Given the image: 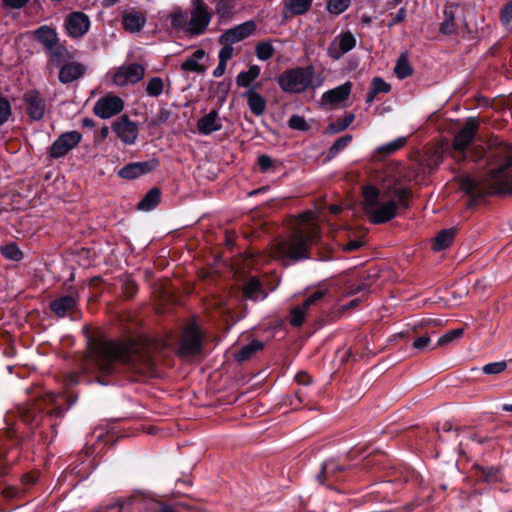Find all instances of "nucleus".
I'll return each mask as SVG.
<instances>
[{"instance_id": "1", "label": "nucleus", "mask_w": 512, "mask_h": 512, "mask_svg": "<svg viewBox=\"0 0 512 512\" xmlns=\"http://www.w3.org/2000/svg\"><path fill=\"white\" fill-rule=\"evenodd\" d=\"M88 361L105 374L112 373L117 363H123L136 373L153 375L154 361L148 348L134 342H98L91 348Z\"/></svg>"}, {"instance_id": "2", "label": "nucleus", "mask_w": 512, "mask_h": 512, "mask_svg": "<svg viewBox=\"0 0 512 512\" xmlns=\"http://www.w3.org/2000/svg\"><path fill=\"white\" fill-rule=\"evenodd\" d=\"M320 237L319 227L315 221V213L304 212L299 218V226L291 238L277 244L274 257L301 260L309 257V248Z\"/></svg>"}, {"instance_id": "3", "label": "nucleus", "mask_w": 512, "mask_h": 512, "mask_svg": "<svg viewBox=\"0 0 512 512\" xmlns=\"http://www.w3.org/2000/svg\"><path fill=\"white\" fill-rule=\"evenodd\" d=\"M362 195L365 214L372 223L379 224L394 218L398 208L408 207L410 191L406 188H394L387 193L390 199L381 202L379 189L373 185H367L363 186Z\"/></svg>"}, {"instance_id": "4", "label": "nucleus", "mask_w": 512, "mask_h": 512, "mask_svg": "<svg viewBox=\"0 0 512 512\" xmlns=\"http://www.w3.org/2000/svg\"><path fill=\"white\" fill-rule=\"evenodd\" d=\"M512 164L509 160L498 169L493 170L485 179L471 176L463 177L460 188L474 198L494 193H512V179L508 177L507 168Z\"/></svg>"}, {"instance_id": "5", "label": "nucleus", "mask_w": 512, "mask_h": 512, "mask_svg": "<svg viewBox=\"0 0 512 512\" xmlns=\"http://www.w3.org/2000/svg\"><path fill=\"white\" fill-rule=\"evenodd\" d=\"M313 77V66L298 67L282 73L278 79V84L286 92L301 93L312 85Z\"/></svg>"}, {"instance_id": "6", "label": "nucleus", "mask_w": 512, "mask_h": 512, "mask_svg": "<svg viewBox=\"0 0 512 512\" xmlns=\"http://www.w3.org/2000/svg\"><path fill=\"white\" fill-rule=\"evenodd\" d=\"M191 4L188 33L192 35L203 34L211 21V10L203 0H192Z\"/></svg>"}, {"instance_id": "7", "label": "nucleus", "mask_w": 512, "mask_h": 512, "mask_svg": "<svg viewBox=\"0 0 512 512\" xmlns=\"http://www.w3.org/2000/svg\"><path fill=\"white\" fill-rule=\"evenodd\" d=\"M357 40L350 32H342L331 41L327 48V54L333 60H339L344 54L356 46Z\"/></svg>"}, {"instance_id": "8", "label": "nucleus", "mask_w": 512, "mask_h": 512, "mask_svg": "<svg viewBox=\"0 0 512 512\" xmlns=\"http://www.w3.org/2000/svg\"><path fill=\"white\" fill-rule=\"evenodd\" d=\"M82 135L77 130H71L61 134L52 144L50 155L60 158L72 150L81 140Z\"/></svg>"}, {"instance_id": "9", "label": "nucleus", "mask_w": 512, "mask_h": 512, "mask_svg": "<svg viewBox=\"0 0 512 512\" xmlns=\"http://www.w3.org/2000/svg\"><path fill=\"white\" fill-rule=\"evenodd\" d=\"M145 75V68L137 63L121 66L114 74L113 81L117 86L139 82Z\"/></svg>"}, {"instance_id": "10", "label": "nucleus", "mask_w": 512, "mask_h": 512, "mask_svg": "<svg viewBox=\"0 0 512 512\" xmlns=\"http://www.w3.org/2000/svg\"><path fill=\"white\" fill-rule=\"evenodd\" d=\"M123 100L114 95H107L97 100L94 105V112L103 119L110 118L123 110Z\"/></svg>"}, {"instance_id": "11", "label": "nucleus", "mask_w": 512, "mask_h": 512, "mask_svg": "<svg viewBox=\"0 0 512 512\" xmlns=\"http://www.w3.org/2000/svg\"><path fill=\"white\" fill-rule=\"evenodd\" d=\"M200 347V332L195 325H191L183 333L179 354L181 356L195 355L200 351Z\"/></svg>"}, {"instance_id": "12", "label": "nucleus", "mask_w": 512, "mask_h": 512, "mask_svg": "<svg viewBox=\"0 0 512 512\" xmlns=\"http://www.w3.org/2000/svg\"><path fill=\"white\" fill-rule=\"evenodd\" d=\"M158 166V160L151 159L144 162H133L122 167L118 175L123 179H136L154 170Z\"/></svg>"}, {"instance_id": "13", "label": "nucleus", "mask_w": 512, "mask_h": 512, "mask_svg": "<svg viewBox=\"0 0 512 512\" xmlns=\"http://www.w3.org/2000/svg\"><path fill=\"white\" fill-rule=\"evenodd\" d=\"M256 25L253 21H247L237 25L220 36L222 44H234L249 37L255 31Z\"/></svg>"}, {"instance_id": "14", "label": "nucleus", "mask_w": 512, "mask_h": 512, "mask_svg": "<svg viewBox=\"0 0 512 512\" xmlns=\"http://www.w3.org/2000/svg\"><path fill=\"white\" fill-rule=\"evenodd\" d=\"M89 26V18L81 12L71 13L65 20L66 30L73 38H79L86 34Z\"/></svg>"}, {"instance_id": "15", "label": "nucleus", "mask_w": 512, "mask_h": 512, "mask_svg": "<svg viewBox=\"0 0 512 512\" xmlns=\"http://www.w3.org/2000/svg\"><path fill=\"white\" fill-rule=\"evenodd\" d=\"M352 85L346 82L338 87L326 91L321 98L324 106H337L347 100L351 93Z\"/></svg>"}, {"instance_id": "16", "label": "nucleus", "mask_w": 512, "mask_h": 512, "mask_svg": "<svg viewBox=\"0 0 512 512\" xmlns=\"http://www.w3.org/2000/svg\"><path fill=\"white\" fill-rule=\"evenodd\" d=\"M26 111L33 120H40L45 113V101L36 91H29L24 95Z\"/></svg>"}, {"instance_id": "17", "label": "nucleus", "mask_w": 512, "mask_h": 512, "mask_svg": "<svg viewBox=\"0 0 512 512\" xmlns=\"http://www.w3.org/2000/svg\"><path fill=\"white\" fill-rule=\"evenodd\" d=\"M85 73V67L81 63L72 62L65 64L59 71L60 82L67 84L80 78Z\"/></svg>"}, {"instance_id": "18", "label": "nucleus", "mask_w": 512, "mask_h": 512, "mask_svg": "<svg viewBox=\"0 0 512 512\" xmlns=\"http://www.w3.org/2000/svg\"><path fill=\"white\" fill-rule=\"evenodd\" d=\"M406 141L405 137H398L389 143L379 146L373 154V159L381 160L383 157L395 153L406 144Z\"/></svg>"}, {"instance_id": "19", "label": "nucleus", "mask_w": 512, "mask_h": 512, "mask_svg": "<svg viewBox=\"0 0 512 512\" xmlns=\"http://www.w3.org/2000/svg\"><path fill=\"white\" fill-rule=\"evenodd\" d=\"M76 305V299L71 295L63 296L54 300L50 307L52 311L59 317H64Z\"/></svg>"}, {"instance_id": "20", "label": "nucleus", "mask_w": 512, "mask_h": 512, "mask_svg": "<svg viewBox=\"0 0 512 512\" xmlns=\"http://www.w3.org/2000/svg\"><path fill=\"white\" fill-rule=\"evenodd\" d=\"M36 39L42 43L45 49L52 47L59 42L57 33L49 26H41L34 32Z\"/></svg>"}, {"instance_id": "21", "label": "nucleus", "mask_w": 512, "mask_h": 512, "mask_svg": "<svg viewBox=\"0 0 512 512\" xmlns=\"http://www.w3.org/2000/svg\"><path fill=\"white\" fill-rule=\"evenodd\" d=\"M161 192L158 188L149 190L143 199L138 203L137 208L141 211L153 210L160 202Z\"/></svg>"}, {"instance_id": "22", "label": "nucleus", "mask_w": 512, "mask_h": 512, "mask_svg": "<svg viewBox=\"0 0 512 512\" xmlns=\"http://www.w3.org/2000/svg\"><path fill=\"white\" fill-rule=\"evenodd\" d=\"M145 24V17L140 13H127L123 16V26L125 30L137 32Z\"/></svg>"}, {"instance_id": "23", "label": "nucleus", "mask_w": 512, "mask_h": 512, "mask_svg": "<svg viewBox=\"0 0 512 512\" xmlns=\"http://www.w3.org/2000/svg\"><path fill=\"white\" fill-rule=\"evenodd\" d=\"M243 293L246 298L252 300L264 299L266 294L262 291L260 282L256 278L250 279L243 288Z\"/></svg>"}, {"instance_id": "24", "label": "nucleus", "mask_w": 512, "mask_h": 512, "mask_svg": "<svg viewBox=\"0 0 512 512\" xmlns=\"http://www.w3.org/2000/svg\"><path fill=\"white\" fill-rule=\"evenodd\" d=\"M205 56V52L202 49L196 50L189 58H187L182 64L181 69L190 72H203V67L199 64Z\"/></svg>"}, {"instance_id": "25", "label": "nucleus", "mask_w": 512, "mask_h": 512, "mask_svg": "<svg viewBox=\"0 0 512 512\" xmlns=\"http://www.w3.org/2000/svg\"><path fill=\"white\" fill-rule=\"evenodd\" d=\"M263 348V343L258 340H253L247 345L243 346L236 354L235 358L237 361L242 362L248 360L252 357L256 352L260 351Z\"/></svg>"}, {"instance_id": "26", "label": "nucleus", "mask_w": 512, "mask_h": 512, "mask_svg": "<svg viewBox=\"0 0 512 512\" xmlns=\"http://www.w3.org/2000/svg\"><path fill=\"white\" fill-rule=\"evenodd\" d=\"M245 97L247 98L248 105L253 113L256 115L261 114L266 106L265 100L254 90H249Z\"/></svg>"}, {"instance_id": "27", "label": "nucleus", "mask_w": 512, "mask_h": 512, "mask_svg": "<svg viewBox=\"0 0 512 512\" xmlns=\"http://www.w3.org/2000/svg\"><path fill=\"white\" fill-rule=\"evenodd\" d=\"M475 140V130H459L454 139V148L464 150Z\"/></svg>"}, {"instance_id": "28", "label": "nucleus", "mask_w": 512, "mask_h": 512, "mask_svg": "<svg viewBox=\"0 0 512 512\" xmlns=\"http://www.w3.org/2000/svg\"><path fill=\"white\" fill-rule=\"evenodd\" d=\"M260 74V68L257 65L251 66L247 71L241 72L236 78V83L241 87H248Z\"/></svg>"}, {"instance_id": "29", "label": "nucleus", "mask_w": 512, "mask_h": 512, "mask_svg": "<svg viewBox=\"0 0 512 512\" xmlns=\"http://www.w3.org/2000/svg\"><path fill=\"white\" fill-rule=\"evenodd\" d=\"M172 27L188 32L189 17L181 9H175L170 15Z\"/></svg>"}, {"instance_id": "30", "label": "nucleus", "mask_w": 512, "mask_h": 512, "mask_svg": "<svg viewBox=\"0 0 512 512\" xmlns=\"http://www.w3.org/2000/svg\"><path fill=\"white\" fill-rule=\"evenodd\" d=\"M454 238V230L453 229H446L438 233V235L435 238L433 248L434 250H443L447 248L450 243L452 242Z\"/></svg>"}, {"instance_id": "31", "label": "nucleus", "mask_w": 512, "mask_h": 512, "mask_svg": "<svg viewBox=\"0 0 512 512\" xmlns=\"http://www.w3.org/2000/svg\"><path fill=\"white\" fill-rule=\"evenodd\" d=\"M51 61L56 65H60L68 55V51L59 42L46 49Z\"/></svg>"}, {"instance_id": "32", "label": "nucleus", "mask_w": 512, "mask_h": 512, "mask_svg": "<svg viewBox=\"0 0 512 512\" xmlns=\"http://www.w3.org/2000/svg\"><path fill=\"white\" fill-rule=\"evenodd\" d=\"M394 73L396 74V76L399 79H404V78L408 77L409 75H411L412 68H411L410 63L405 55H401L398 58L397 63L394 67Z\"/></svg>"}, {"instance_id": "33", "label": "nucleus", "mask_w": 512, "mask_h": 512, "mask_svg": "<svg viewBox=\"0 0 512 512\" xmlns=\"http://www.w3.org/2000/svg\"><path fill=\"white\" fill-rule=\"evenodd\" d=\"M164 90V82L160 77H153L148 80L146 93L150 97H158Z\"/></svg>"}, {"instance_id": "34", "label": "nucleus", "mask_w": 512, "mask_h": 512, "mask_svg": "<svg viewBox=\"0 0 512 512\" xmlns=\"http://www.w3.org/2000/svg\"><path fill=\"white\" fill-rule=\"evenodd\" d=\"M0 252L2 253V255L5 258L12 260V261H20L23 258L22 251L14 243H11V244H8L5 246H1Z\"/></svg>"}, {"instance_id": "35", "label": "nucleus", "mask_w": 512, "mask_h": 512, "mask_svg": "<svg viewBox=\"0 0 512 512\" xmlns=\"http://www.w3.org/2000/svg\"><path fill=\"white\" fill-rule=\"evenodd\" d=\"M312 0H288L287 8L294 15L305 13L311 6Z\"/></svg>"}, {"instance_id": "36", "label": "nucleus", "mask_w": 512, "mask_h": 512, "mask_svg": "<svg viewBox=\"0 0 512 512\" xmlns=\"http://www.w3.org/2000/svg\"><path fill=\"white\" fill-rule=\"evenodd\" d=\"M445 19L440 26V31L443 34L450 35L455 32L456 25L454 21V12L452 9H446L444 11Z\"/></svg>"}, {"instance_id": "37", "label": "nucleus", "mask_w": 512, "mask_h": 512, "mask_svg": "<svg viewBox=\"0 0 512 512\" xmlns=\"http://www.w3.org/2000/svg\"><path fill=\"white\" fill-rule=\"evenodd\" d=\"M274 54V47L270 42H260L256 46L257 58L261 61L270 59Z\"/></svg>"}, {"instance_id": "38", "label": "nucleus", "mask_w": 512, "mask_h": 512, "mask_svg": "<svg viewBox=\"0 0 512 512\" xmlns=\"http://www.w3.org/2000/svg\"><path fill=\"white\" fill-rule=\"evenodd\" d=\"M352 141L351 135H344L340 137L338 140L335 141V143L331 146L329 151V158L335 157L337 154H339L342 150H344L348 144Z\"/></svg>"}, {"instance_id": "39", "label": "nucleus", "mask_w": 512, "mask_h": 512, "mask_svg": "<svg viewBox=\"0 0 512 512\" xmlns=\"http://www.w3.org/2000/svg\"><path fill=\"white\" fill-rule=\"evenodd\" d=\"M343 470H344L343 466L336 464L334 460H328L325 463H323V465L321 467L320 474L318 475V478L321 479L322 477L334 475L337 472H340Z\"/></svg>"}, {"instance_id": "40", "label": "nucleus", "mask_w": 512, "mask_h": 512, "mask_svg": "<svg viewBox=\"0 0 512 512\" xmlns=\"http://www.w3.org/2000/svg\"><path fill=\"white\" fill-rule=\"evenodd\" d=\"M349 0H330L327 9L334 15L343 13L349 7Z\"/></svg>"}, {"instance_id": "41", "label": "nucleus", "mask_w": 512, "mask_h": 512, "mask_svg": "<svg viewBox=\"0 0 512 512\" xmlns=\"http://www.w3.org/2000/svg\"><path fill=\"white\" fill-rule=\"evenodd\" d=\"M507 368L505 361L492 362L483 366L482 371L487 375H497Z\"/></svg>"}, {"instance_id": "42", "label": "nucleus", "mask_w": 512, "mask_h": 512, "mask_svg": "<svg viewBox=\"0 0 512 512\" xmlns=\"http://www.w3.org/2000/svg\"><path fill=\"white\" fill-rule=\"evenodd\" d=\"M217 117L218 113L211 111L199 120L198 128H219V125L216 123Z\"/></svg>"}, {"instance_id": "43", "label": "nucleus", "mask_w": 512, "mask_h": 512, "mask_svg": "<svg viewBox=\"0 0 512 512\" xmlns=\"http://www.w3.org/2000/svg\"><path fill=\"white\" fill-rule=\"evenodd\" d=\"M306 313L307 312L303 309V307H300V306L294 307L291 310V314H290V319H289L290 324L292 326H300L305 320Z\"/></svg>"}, {"instance_id": "44", "label": "nucleus", "mask_w": 512, "mask_h": 512, "mask_svg": "<svg viewBox=\"0 0 512 512\" xmlns=\"http://www.w3.org/2000/svg\"><path fill=\"white\" fill-rule=\"evenodd\" d=\"M118 138L126 145L134 144L137 139V130H114Z\"/></svg>"}, {"instance_id": "45", "label": "nucleus", "mask_w": 512, "mask_h": 512, "mask_svg": "<svg viewBox=\"0 0 512 512\" xmlns=\"http://www.w3.org/2000/svg\"><path fill=\"white\" fill-rule=\"evenodd\" d=\"M462 333H463L462 329H454V330L447 332L446 334H444L443 336H441L438 339L437 346H445V345L449 344L454 339L460 337L462 335Z\"/></svg>"}, {"instance_id": "46", "label": "nucleus", "mask_w": 512, "mask_h": 512, "mask_svg": "<svg viewBox=\"0 0 512 512\" xmlns=\"http://www.w3.org/2000/svg\"><path fill=\"white\" fill-rule=\"evenodd\" d=\"M146 508L154 512H177L173 506L155 500H151Z\"/></svg>"}, {"instance_id": "47", "label": "nucleus", "mask_w": 512, "mask_h": 512, "mask_svg": "<svg viewBox=\"0 0 512 512\" xmlns=\"http://www.w3.org/2000/svg\"><path fill=\"white\" fill-rule=\"evenodd\" d=\"M391 89L390 84L386 83L382 78H374L372 82V93H387Z\"/></svg>"}, {"instance_id": "48", "label": "nucleus", "mask_w": 512, "mask_h": 512, "mask_svg": "<svg viewBox=\"0 0 512 512\" xmlns=\"http://www.w3.org/2000/svg\"><path fill=\"white\" fill-rule=\"evenodd\" d=\"M11 116V106L10 103L0 97V126L3 125Z\"/></svg>"}, {"instance_id": "49", "label": "nucleus", "mask_w": 512, "mask_h": 512, "mask_svg": "<svg viewBox=\"0 0 512 512\" xmlns=\"http://www.w3.org/2000/svg\"><path fill=\"white\" fill-rule=\"evenodd\" d=\"M326 291L324 290H317L314 291L303 303L301 307L307 312L308 309L314 305L317 301L322 299L325 295Z\"/></svg>"}, {"instance_id": "50", "label": "nucleus", "mask_w": 512, "mask_h": 512, "mask_svg": "<svg viewBox=\"0 0 512 512\" xmlns=\"http://www.w3.org/2000/svg\"><path fill=\"white\" fill-rule=\"evenodd\" d=\"M233 55V47L232 44H223V47L220 49L218 57L219 61L227 63L228 60L232 58Z\"/></svg>"}, {"instance_id": "51", "label": "nucleus", "mask_w": 512, "mask_h": 512, "mask_svg": "<svg viewBox=\"0 0 512 512\" xmlns=\"http://www.w3.org/2000/svg\"><path fill=\"white\" fill-rule=\"evenodd\" d=\"M430 337L427 336V335H422L418 338H416L413 342V348L419 350V351H424L425 349H427L430 345Z\"/></svg>"}, {"instance_id": "52", "label": "nucleus", "mask_w": 512, "mask_h": 512, "mask_svg": "<svg viewBox=\"0 0 512 512\" xmlns=\"http://www.w3.org/2000/svg\"><path fill=\"white\" fill-rule=\"evenodd\" d=\"M501 20L505 25H509L512 23V1L503 7L501 13Z\"/></svg>"}, {"instance_id": "53", "label": "nucleus", "mask_w": 512, "mask_h": 512, "mask_svg": "<svg viewBox=\"0 0 512 512\" xmlns=\"http://www.w3.org/2000/svg\"><path fill=\"white\" fill-rule=\"evenodd\" d=\"M289 128H306V121L299 115H293L289 119Z\"/></svg>"}, {"instance_id": "54", "label": "nucleus", "mask_w": 512, "mask_h": 512, "mask_svg": "<svg viewBox=\"0 0 512 512\" xmlns=\"http://www.w3.org/2000/svg\"><path fill=\"white\" fill-rule=\"evenodd\" d=\"M258 164L260 166L261 171L265 172L270 167H272L273 161L272 159L267 155H260L258 157Z\"/></svg>"}, {"instance_id": "55", "label": "nucleus", "mask_w": 512, "mask_h": 512, "mask_svg": "<svg viewBox=\"0 0 512 512\" xmlns=\"http://www.w3.org/2000/svg\"><path fill=\"white\" fill-rule=\"evenodd\" d=\"M406 18V9L404 7L400 8L399 11L394 15L389 27L396 25L399 22H402Z\"/></svg>"}, {"instance_id": "56", "label": "nucleus", "mask_w": 512, "mask_h": 512, "mask_svg": "<svg viewBox=\"0 0 512 512\" xmlns=\"http://www.w3.org/2000/svg\"><path fill=\"white\" fill-rule=\"evenodd\" d=\"M483 124V121L482 119L478 118V117H469L467 120H466V123L464 125L463 128H471V129H474V128H478L480 125Z\"/></svg>"}, {"instance_id": "57", "label": "nucleus", "mask_w": 512, "mask_h": 512, "mask_svg": "<svg viewBox=\"0 0 512 512\" xmlns=\"http://www.w3.org/2000/svg\"><path fill=\"white\" fill-rule=\"evenodd\" d=\"M362 246V242L359 240H351L347 244L343 246V249L346 251H354L359 249Z\"/></svg>"}, {"instance_id": "58", "label": "nucleus", "mask_w": 512, "mask_h": 512, "mask_svg": "<svg viewBox=\"0 0 512 512\" xmlns=\"http://www.w3.org/2000/svg\"><path fill=\"white\" fill-rule=\"evenodd\" d=\"M117 509L118 512H120L121 505L119 503H112L107 506L99 507L98 509L94 510L93 512H108L109 510Z\"/></svg>"}, {"instance_id": "59", "label": "nucleus", "mask_w": 512, "mask_h": 512, "mask_svg": "<svg viewBox=\"0 0 512 512\" xmlns=\"http://www.w3.org/2000/svg\"><path fill=\"white\" fill-rule=\"evenodd\" d=\"M226 64L227 63L219 61L217 67L213 70V76L217 78L221 77L225 73Z\"/></svg>"}, {"instance_id": "60", "label": "nucleus", "mask_w": 512, "mask_h": 512, "mask_svg": "<svg viewBox=\"0 0 512 512\" xmlns=\"http://www.w3.org/2000/svg\"><path fill=\"white\" fill-rule=\"evenodd\" d=\"M4 2L12 8H21L28 2V0H4Z\"/></svg>"}, {"instance_id": "61", "label": "nucleus", "mask_w": 512, "mask_h": 512, "mask_svg": "<svg viewBox=\"0 0 512 512\" xmlns=\"http://www.w3.org/2000/svg\"><path fill=\"white\" fill-rule=\"evenodd\" d=\"M353 120H354V116L352 114L346 116L344 118L343 124L340 128H347L349 125H351L353 123Z\"/></svg>"}, {"instance_id": "62", "label": "nucleus", "mask_w": 512, "mask_h": 512, "mask_svg": "<svg viewBox=\"0 0 512 512\" xmlns=\"http://www.w3.org/2000/svg\"><path fill=\"white\" fill-rule=\"evenodd\" d=\"M268 132H269V135H268V136H265L264 138H265L266 140L270 141V142H273V141H274V138H275V136H276V132H277V130L270 129V130H268Z\"/></svg>"}, {"instance_id": "63", "label": "nucleus", "mask_w": 512, "mask_h": 512, "mask_svg": "<svg viewBox=\"0 0 512 512\" xmlns=\"http://www.w3.org/2000/svg\"><path fill=\"white\" fill-rule=\"evenodd\" d=\"M48 401L51 402V403H57V400H58V396L54 393H50L48 396Z\"/></svg>"}, {"instance_id": "64", "label": "nucleus", "mask_w": 512, "mask_h": 512, "mask_svg": "<svg viewBox=\"0 0 512 512\" xmlns=\"http://www.w3.org/2000/svg\"><path fill=\"white\" fill-rule=\"evenodd\" d=\"M330 211H331V213H333V214H338V213H340L341 208H340V206L332 205V206L330 207Z\"/></svg>"}]
</instances>
